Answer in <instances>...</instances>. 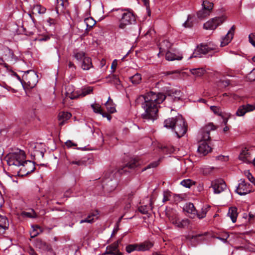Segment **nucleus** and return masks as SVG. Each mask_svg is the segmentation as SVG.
Here are the masks:
<instances>
[{
    "label": "nucleus",
    "instance_id": "a18cd8bd",
    "mask_svg": "<svg viewBox=\"0 0 255 255\" xmlns=\"http://www.w3.org/2000/svg\"><path fill=\"white\" fill-rule=\"evenodd\" d=\"M107 255H123L121 253L117 251L116 247H114L112 250L107 249Z\"/></svg>",
    "mask_w": 255,
    "mask_h": 255
},
{
    "label": "nucleus",
    "instance_id": "338daca9",
    "mask_svg": "<svg viewBox=\"0 0 255 255\" xmlns=\"http://www.w3.org/2000/svg\"><path fill=\"white\" fill-rule=\"evenodd\" d=\"M144 3V5L146 6V9H148L149 8V0H142Z\"/></svg>",
    "mask_w": 255,
    "mask_h": 255
},
{
    "label": "nucleus",
    "instance_id": "423d86ee",
    "mask_svg": "<svg viewBox=\"0 0 255 255\" xmlns=\"http://www.w3.org/2000/svg\"><path fill=\"white\" fill-rule=\"evenodd\" d=\"M116 11L122 15L120 20L119 28L125 29L127 26L134 24L136 23L135 17L132 12L123 9H118Z\"/></svg>",
    "mask_w": 255,
    "mask_h": 255
},
{
    "label": "nucleus",
    "instance_id": "f257e3e1",
    "mask_svg": "<svg viewBox=\"0 0 255 255\" xmlns=\"http://www.w3.org/2000/svg\"><path fill=\"white\" fill-rule=\"evenodd\" d=\"M166 96L162 93L150 92L145 95L140 96L137 101H143L142 108L144 112L141 115L143 119L154 121L157 119L159 105L165 99Z\"/></svg>",
    "mask_w": 255,
    "mask_h": 255
},
{
    "label": "nucleus",
    "instance_id": "e433bc0d",
    "mask_svg": "<svg viewBox=\"0 0 255 255\" xmlns=\"http://www.w3.org/2000/svg\"><path fill=\"white\" fill-rule=\"evenodd\" d=\"M210 12L207 11L204 8H202V9L199 10L197 12V16L200 19H203L210 15Z\"/></svg>",
    "mask_w": 255,
    "mask_h": 255
},
{
    "label": "nucleus",
    "instance_id": "a878e982",
    "mask_svg": "<svg viewBox=\"0 0 255 255\" xmlns=\"http://www.w3.org/2000/svg\"><path fill=\"white\" fill-rule=\"evenodd\" d=\"M43 145L41 143H36L34 146V155L44 157L45 150L42 147Z\"/></svg>",
    "mask_w": 255,
    "mask_h": 255
},
{
    "label": "nucleus",
    "instance_id": "0eeeda50",
    "mask_svg": "<svg viewBox=\"0 0 255 255\" xmlns=\"http://www.w3.org/2000/svg\"><path fill=\"white\" fill-rule=\"evenodd\" d=\"M8 165L10 166H20L25 159V154L22 150L8 154L6 156Z\"/></svg>",
    "mask_w": 255,
    "mask_h": 255
},
{
    "label": "nucleus",
    "instance_id": "a19ab883",
    "mask_svg": "<svg viewBox=\"0 0 255 255\" xmlns=\"http://www.w3.org/2000/svg\"><path fill=\"white\" fill-rule=\"evenodd\" d=\"M150 210H151V205L141 206L138 208V211L143 214H148Z\"/></svg>",
    "mask_w": 255,
    "mask_h": 255
},
{
    "label": "nucleus",
    "instance_id": "c756f323",
    "mask_svg": "<svg viewBox=\"0 0 255 255\" xmlns=\"http://www.w3.org/2000/svg\"><path fill=\"white\" fill-rule=\"evenodd\" d=\"M32 231L30 232V235L31 238H34L43 232L42 229L38 225L32 226Z\"/></svg>",
    "mask_w": 255,
    "mask_h": 255
},
{
    "label": "nucleus",
    "instance_id": "4c0bfd02",
    "mask_svg": "<svg viewBox=\"0 0 255 255\" xmlns=\"http://www.w3.org/2000/svg\"><path fill=\"white\" fill-rule=\"evenodd\" d=\"M126 251L128 254L135 251H138L137 244L128 245L126 247Z\"/></svg>",
    "mask_w": 255,
    "mask_h": 255
},
{
    "label": "nucleus",
    "instance_id": "2eb2a0df",
    "mask_svg": "<svg viewBox=\"0 0 255 255\" xmlns=\"http://www.w3.org/2000/svg\"><path fill=\"white\" fill-rule=\"evenodd\" d=\"M255 110V106L253 105L246 104L239 107L236 112L237 116H243L246 113L251 112Z\"/></svg>",
    "mask_w": 255,
    "mask_h": 255
},
{
    "label": "nucleus",
    "instance_id": "8fccbe9b",
    "mask_svg": "<svg viewBox=\"0 0 255 255\" xmlns=\"http://www.w3.org/2000/svg\"><path fill=\"white\" fill-rule=\"evenodd\" d=\"M69 163L70 164H76L78 166H82L86 164V162L81 160H69Z\"/></svg>",
    "mask_w": 255,
    "mask_h": 255
},
{
    "label": "nucleus",
    "instance_id": "7c9ffc66",
    "mask_svg": "<svg viewBox=\"0 0 255 255\" xmlns=\"http://www.w3.org/2000/svg\"><path fill=\"white\" fill-rule=\"evenodd\" d=\"M165 58L168 61L180 60L182 58V57L177 56L175 53L167 51L166 53Z\"/></svg>",
    "mask_w": 255,
    "mask_h": 255
},
{
    "label": "nucleus",
    "instance_id": "680f3d73",
    "mask_svg": "<svg viewBox=\"0 0 255 255\" xmlns=\"http://www.w3.org/2000/svg\"><path fill=\"white\" fill-rule=\"evenodd\" d=\"M65 145L68 147H71L72 146H77V144L73 142L71 140H67L66 142H65Z\"/></svg>",
    "mask_w": 255,
    "mask_h": 255
},
{
    "label": "nucleus",
    "instance_id": "bb28decb",
    "mask_svg": "<svg viewBox=\"0 0 255 255\" xmlns=\"http://www.w3.org/2000/svg\"><path fill=\"white\" fill-rule=\"evenodd\" d=\"M153 246V244L149 242H145L137 244L138 251H145L149 250Z\"/></svg>",
    "mask_w": 255,
    "mask_h": 255
},
{
    "label": "nucleus",
    "instance_id": "473e14b6",
    "mask_svg": "<svg viewBox=\"0 0 255 255\" xmlns=\"http://www.w3.org/2000/svg\"><path fill=\"white\" fill-rule=\"evenodd\" d=\"M191 73L196 77H201L205 73L203 68H195L190 70Z\"/></svg>",
    "mask_w": 255,
    "mask_h": 255
},
{
    "label": "nucleus",
    "instance_id": "5701e85b",
    "mask_svg": "<svg viewBox=\"0 0 255 255\" xmlns=\"http://www.w3.org/2000/svg\"><path fill=\"white\" fill-rule=\"evenodd\" d=\"M158 46L160 54L167 51L171 46V44L168 40H163L159 43Z\"/></svg>",
    "mask_w": 255,
    "mask_h": 255
},
{
    "label": "nucleus",
    "instance_id": "4468645a",
    "mask_svg": "<svg viewBox=\"0 0 255 255\" xmlns=\"http://www.w3.org/2000/svg\"><path fill=\"white\" fill-rule=\"evenodd\" d=\"M208 234L207 232H205L202 234H197L196 235H188L186 237V239L191 242H195L197 244H200L206 240L205 236H207Z\"/></svg>",
    "mask_w": 255,
    "mask_h": 255
},
{
    "label": "nucleus",
    "instance_id": "b1692460",
    "mask_svg": "<svg viewBox=\"0 0 255 255\" xmlns=\"http://www.w3.org/2000/svg\"><path fill=\"white\" fill-rule=\"evenodd\" d=\"M8 227L7 219L3 216L0 215V233H3Z\"/></svg>",
    "mask_w": 255,
    "mask_h": 255
},
{
    "label": "nucleus",
    "instance_id": "39448f33",
    "mask_svg": "<svg viewBox=\"0 0 255 255\" xmlns=\"http://www.w3.org/2000/svg\"><path fill=\"white\" fill-rule=\"evenodd\" d=\"M217 49V46L211 43L206 44H201L196 47L189 59L193 57H202L203 55L207 54H209V55L212 56L213 54L218 52Z\"/></svg>",
    "mask_w": 255,
    "mask_h": 255
},
{
    "label": "nucleus",
    "instance_id": "37998d69",
    "mask_svg": "<svg viewBox=\"0 0 255 255\" xmlns=\"http://www.w3.org/2000/svg\"><path fill=\"white\" fill-rule=\"evenodd\" d=\"M178 224V228H185L187 227L190 224V221L188 219H184L183 220H179Z\"/></svg>",
    "mask_w": 255,
    "mask_h": 255
},
{
    "label": "nucleus",
    "instance_id": "20e7f679",
    "mask_svg": "<svg viewBox=\"0 0 255 255\" xmlns=\"http://www.w3.org/2000/svg\"><path fill=\"white\" fill-rule=\"evenodd\" d=\"M216 129V127L212 123H209L201 129L202 140L198 148V151L200 154L205 155L211 151V148L207 143L206 141L211 139L210 131L215 130Z\"/></svg>",
    "mask_w": 255,
    "mask_h": 255
},
{
    "label": "nucleus",
    "instance_id": "603ef678",
    "mask_svg": "<svg viewBox=\"0 0 255 255\" xmlns=\"http://www.w3.org/2000/svg\"><path fill=\"white\" fill-rule=\"evenodd\" d=\"M210 109L215 114H217L218 115H221V111L220 108L219 107L213 106H211Z\"/></svg>",
    "mask_w": 255,
    "mask_h": 255
},
{
    "label": "nucleus",
    "instance_id": "49530a36",
    "mask_svg": "<svg viewBox=\"0 0 255 255\" xmlns=\"http://www.w3.org/2000/svg\"><path fill=\"white\" fill-rule=\"evenodd\" d=\"M74 57L78 61H83V59L86 57L84 52L80 51L75 53Z\"/></svg>",
    "mask_w": 255,
    "mask_h": 255
},
{
    "label": "nucleus",
    "instance_id": "ddd939ff",
    "mask_svg": "<svg viewBox=\"0 0 255 255\" xmlns=\"http://www.w3.org/2000/svg\"><path fill=\"white\" fill-rule=\"evenodd\" d=\"M21 166V167L20 170L26 174L33 172L35 169L34 163L30 160H24Z\"/></svg>",
    "mask_w": 255,
    "mask_h": 255
},
{
    "label": "nucleus",
    "instance_id": "f3484780",
    "mask_svg": "<svg viewBox=\"0 0 255 255\" xmlns=\"http://www.w3.org/2000/svg\"><path fill=\"white\" fill-rule=\"evenodd\" d=\"M99 213L98 210H95L89 214L87 217L80 221V223H93L98 218Z\"/></svg>",
    "mask_w": 255,
    "mask_h": 255
},
{
    "label": "nucleus",
    "instance_id": "de8ad7c7",
    "mask_svg": "<svg viewBox=\"0 0 255 255\" xmlns=\"http://www.w3.org/2000/svg\"><path fill=\"white\" fill-rule=\"evenodd\" d=\"M92 91L93 89L90 87L84 88L83 90L82 93L81 94H79V97H84L86 95L90 94L92 92Z\"/></svg>",
    "mask_w": 255,
    "mask_h": 255
},
{
    "label": "nucleus",
    "instance_id": "dca6fc26",
    "mask_svg": "<svg viewBox=\"0 0 255 255\" xmlns=\"http://www.w3.org/2000/svg\"><path fill=\"white\" fill-rule=\"evenodd\" d=\"M235 30V26L233 25L229 31L228 32L227 34L226 35L224 38L222 39V41L221 42V46L224 47L226 45H228L233 39L234 32Z\"/></svg>",
    "mask_w": 255,
    "mask_h": 255
},
{
    "label": "nucleus",
    "instance_id": "c9c22d12",
    "mask_svg": "<svg viewBox=\"0 0 255 255\" xmlns=\"http://www.w3.org/2000/svg\"><path fill=\"white\" fill-rule=\"evenodd\" d=\"M210 208V206H207L205 207L202 208L201 212L198 213V212H197L196 217H198L199 219H200L204 218V217H205L206 214Z\"/></svg>",
    "mask_w": 255,
    "mask_h": 255
},
{
    "label": "nucleus",
    "instance_id": "c03bdc74",
    "mask_svg": "<svg viewBox=\"0 0 255 255\" xmlns=\"http://www.w3.org/2000/svg\"><path fill=\"white\" fill-rule=\"evenodd\" d=\"M194 184V182L190 179L183 180L181 182V184L187 188H190Z\"/></svg>",
    "mask_w": 255,
    "mask_h": 255
},
{
    "label": "nucleus",
    "instance_id": "6e6d98bb",
    "mask_svg": "<svg viewBox=\"0 0 255 255\" xmlns=\"http://www.w3.org/2000/svg\"><path fill=\"white\" fill-rule=\"evenodd\" d=\"M170 192L168 191H164L163 193V198L162 199V202L163 203L166 202V201H168L169 200V196H170Z\"/></svg>",
    "mask_w": 255,
    "mask_h": 255
},
{
    "label": "nucleus",
    "instance_id": "6ab92c4d",
    "mask_svg": "<svg viewBox=\"0 0 255 255\" xmlns=\"http://www.w3.org/2000/svg\"><path fill=\"white\" fill-rule=\"evenodd\" d=\"M239 158L244 162L247 163H251L252 158L251 157V154L247 148H245L242 150L240 154Z\"/></svg>",
    "mask_w": 255,
    "mask_h": 255
},
{
    "label": "nucleus",
    "instance_id": "393cba45",
    "mask_svg": "<svg viewBox=\"0 0 255 255\" xmlns=\"http://www.w3.org/2000/svg\"><path fill=\"white\" fill-rule=\"evenodd\" d=\"M71 114L68 112H62L58 115V120L61 121L59 125L62 126L64 124V122L69 120L71 117Z\"/></svg>",
    "mask_w": 255,
    "mask_h": 255
},
{
    "label": "nucleus",
    "instance_id": "13d9d810",
    "mask_svg": "<svg viewBox=\"0 0 255 255\" xmlns=\"http://www.w3.org/2000/svg\"><path fill=\"white\" fill-rule=\"evenodd\" d=\"M255 74V69H253L249 74H248V79L250 81H255V76L254 75Z\"/></svg>",
    "mask_w": 255,
    "mask_h": 255
},
{
    "label": "nucleus",
    "instance_id": "4d7b16f0",
    "mask_svg": "<svg viewBox=\"0 0 255 255\" xmlns=\"http://www.w3.org/2000/svg\"><path fill=\"white\" fill-rule=\"evenodd\" d=\"M191 16L188 15L187 20L183 23V25L185 27H191L193 25L192 22L190 20Z\"/></svg>",
    "mask_w": 255,
    "mask_h": 255
},
{
    "label": "nucleus",
    "instance_id": "9d476101",
    "mask_svg": "<svg viewBox=\"0 0 255 255\" xmlns=\"http://www.w3.org/2000/svg\"><path fill=\"white\" fill-rule=\"evenodd\" d=\"M211 187L215 194H220L227 188L225 182L222 179H216L211 182Z\"/></svg>",
    "mask_w": 255,
    "mask_h": 255
},
{
    "label": "nucleus",
    "instance_id": "a211bd4d",
    "mask_svg": "<svg viewBox=\"0 0 255 255\" xmlns=\"http://www.w3.org/2000/svg\"><path fill=\"white\" fill-rule=\"evenodd\" d=\"M167 96L171 97L174 100H179L183 97V93L180 90L172 89L168 90L166 92Z\"/></svg>",
    "mask_w": 255,
    "mask_h": 255
},
{
    "label": "nucleus",
    "instance_id": "4be33fe9",
    "mask_svg": "<svg viewBox=\"0 0 255 255\" xmlns=\"http://www.w3.org/2000/svg\"><path fill=\"white\" fill-rule=\"evenodd\" d=\"M35 244L37 248L43 251H49L51 250V247L41 239H37L35 241Z\"/></svg>",
    "mask_w": 255,
    "mask_h": 255
},
{
    "label": "nucleus",
    "instance_id": "774afa93",
    "mask_svg": "<svg viewBox=\"0 0 255 255\" xmlns=\"http://www.w3.org/2000/svg\"><path fill=\"white\" fill-rule=\"evenodd\" d=\"M102 116H103V117L107 118L109 121H110L111 119V115L108 114H107V113H103L102 114Z\"/></svg>",
    "mask_w": 255,
    "mask_h": 255
},
{
    "label": "nucleus",
    "instance_id": "1a4fd4ad",
    "mask_svg": "<svg viewBox=\"0 0 255 255\" xmlns=\"http://www.w3.org/2000/svg\"><path fill=\"white\" fill-rule=\"evenodd\" d=\"M226 19V17L224 15L215 17L205 23L203 27L206 30H214L217 26L223 23Z\"/></svg>",
    "mask_w": 255,
    "mask_h": 255
},
{
    "label": "nucleus",
    "instance_id": "2f4dec72",
    "mask_svg": "<svg viewBox=\"0 0 255 255\" xmlns=\"http://www.w3.org/2000/svg\"><path fill=\"white\" fill-rule=\"evenodd\" d=\"M84 23L86 25V30L92 28L96 24V21L91 17H88L84 20Z\"/></svg>",
    "mask_w": 255,
    "mask_h": 255
},
{
    "label": "nucleus",
    "instance_id": "bf43d9fd",
    "mask_svg": "<svg viewBox=\"0 0 255 255\" xmlns=\"http://www.w3.org/2000/svg\"><path fill=\"white\" fill-rule=\"evenodd\" d=\"M164 75L166 76L175 74V75H177V77H178L179 75V72L178 71L175 70V71H167V72H164Z\"/></svg>",
    "mask_w": 255,
    "mask_h": 255
},
{
    "label": "nucleus",
    "instance_id": "c85d7f7f",
    "mask_svg": "<svg viewBox=\"0 0 255 255\" xmlns=\"http://www.w3.org/2000/svg\"><path fill=\"white\" fill-rule=\"evenodd\" d=\"M228 215L231 219L232 222L233 223H235L236 222L237 218L238 216L237 208L235 207H232L230 208Z\"/></svg>",
    "mask_w": 255,
    "mask_h": 255
},
{
    "label": "nucleus",
    "instance_id": "69168bd1",
    "mask_svg": "<svg viewBox=\"0 0 255 255\" xmlns=\"http://www.w3.org/2000/svg\"><path fill=\"white\" fill-rule=\"evenodd\" d=\"M22 215H23L24 216H26V217H30V218H34L35 217V216H32L31 215V213H30V212H23L22 213Z\"/></svg>",
    "mask_w": 255,
    "mask_h": 255
},
{
    "label": "nucleus",
    "instance_id": "aec40b11",
    "mask_svg": "<svg viewBox=\"0 0 255 255\" xmlns=\"http://www.w3.org/2000/svg\"><path fill=\"white\" fill-rule=\"evenodd\" d=\"M65 96L71 99H74L79 97V94L75 92V89L73 86L68 85L65 87Z\"/></svg>",
    "mask_w": 255,
    "mask_h": 255
},
{
    "label": "nucleus",
    "instance_id": "5fc2aeb1",
    "mask_svg": "<svg viewBox=\"0 0 255 255\" xmlns=\"http://www.w3.org/2000/svg\"><path fill=\"white\" fill-rule=\"evenodd\" d=\"M250 42L255 47V33H251L249 36Z\"/></svg>",
    "mask_w": 255,
    "mask_h": 255
},
{
    "label": "nucleus",
    "instance_id": "f704fd0d",
    "mask_svg": "<svg viewBox=\"0 0 255 255\" xmlns=\"http://www.w3.org/2000/svg\"><path fill=\"white\" fill-rule=\"evenodd\" d=\"M214 169V167L204 166L200 168V172L204 175H208L211 174Z\"/></svg>",
    "mask_w": 255,
    "mask_h": 255
},
{
    "label": "nucleus",
    "instance_id": "3c124183",
    "mask_svg": "<svg viewBox=\"0 0 255 255\" xmlns=\"http://www.w3.org/2000/svg\"><path fill=\"white\" fill-rule=\"evenodd\" d=\"M61 7V10H63L64 8V2L63 0H57V5H56V10L58 11V8Z\"/></svg>",
    "mask_w": 255,
    "mask_h": 255
},
{
    "label": "nucleus",
    "instance_id": "72a5a7b5",
    "mask_svg": "<svg viewBox=\"0 0 255 255\" xmlns=\"http://www.w3.org/2000/svg\"><path fill=\"white\" fill-rule=\"evenodd\" d=\"M129 80L134 85L139 84L141 81V75L139 73H136L132 76L129 77Z\"/></svg>",
    "mask_w": 255,
    "mask_h": 255
},
{
    "label": "nucleus",
    "instance_id": "7ed1b4c3",
    "mask_svg": "<svg viewBox=\"0 0 255 255\" xmlns=\"http://www.w3.org/2000/svg\"><path fill=\"white\" fill-rule=\"evenodd\" d=\"M164 126L173 130L178 137L183 136L187 131V126L181 116L166 119L164 122Z\"/></svg>",
    "mask_w": 255,
    "mask_h": 255
},
{
    "label": "nucleus",
    "instance_id": "864d4df0",
    "mask_svg": "<svg viewBox=\"0 0 255 255\" xmlns=\"http://www.w3.org/2000/svg\"><path fill=\"white\" fill-rule=\"evenodd\" d=\"M158 164H159V161H155V162L151 163L149 164H148L146 167H145L143 169H142V171H144L148 168L156 167V166H158Z\"/></svg>",
    "mask_w": 255,
    "mask_h": 255
},
{
    "label": "nucleus",
    "instance_id": "412c9836",
    "mask_svg": "<svg viewBox=\"0 0 255 255\" xmlns=\"http://www.w3.org/2000/svg\"><path fill=\"white\" fill-rule=\"evenodd\" d=\"M12 54V53L8 47L0 44V60H2L3 57H10Z\"/></svg>",
    "mask_w": 255,
    "mask_h": 255
},
{
    "label": "nucleus",
    "instance_id": "f8f14e48",
    "mask_svg": "<svg viewBox=\"0 0 255 255\" xmlns=\"http://www.w3.org/2000/svg\"><path fill=\"white\" fill-rule=\"evenodd\" d=\"M183 210L191 218H195L197 216V210L192 203H187L183 207Z\"/></svg>",
    "mask_w": 255,
    "mask_h": 255
},
{
    "label": "nucleus",
    "instance_id": "0e129e2a",
    "mask_svg": "<svg viewBox=\"0 0 255 255\" xmlns=\"http://www.w3.org/2000/svg\"><path fill=\"white\" fill-rule=\"evenodd\" d=\"M154 31L153 29L150 28L147 30V31L145 34V36H147L148 35L151 36L152 34L154 33Z\"/></svg>",
    "mask_w": 255,
    "mask_h": 255
},
{
    "label": "nucleus",
    "instance_id": "cd10ccee",
    "mask_svg": "<svg viewBox=\"0 0 255 255\" xmlns=\"http://www.w3.org/2000/svg\"><path fill=\"white\" fill-rule=\"evenodd\" d=\"M93 66L91 59L86 57L83 59L81 65L82 68L84 70H88Z\"/></svg>",
    "mask_w": 255,
    "mask_h": 255
},
{
    "label": "nucleus",
    "instance_id": "09e8293b",
    "mask_svg": "<svg viewBox=\"0 0 255 255\" xmlns=\"http://www.w3.org/2000/svg\"><path fill=\"white\" fill-rule=\"evenodd\" d=\"M34 9L36 10L38 13L40 14H43L46 11V8L39 4L35 5Z\"/></svg>",
    "mask_w": 255,
    "mask_h": 255
},
{
    "label": "nucleus",
    "instance_id": "ea45409f",
    "mask_svg": "<svg viewBox=\"0 0 255 255\" xmlns=\"http://www.w3.org/2000/svg\"><path fill=\"white\" fill-rule=\"evenodd\" d=\"M213 7V3L208 1H203L202 8L211 12Z\"/></svg>",
    "mask_w": 255,
    "mask_h": 255
},
{
    "label": "nucleus",
    "instance_id": "58836bf2",
    "mask_svg": "<svg viewBox=\"0 0 255 255\" xmlns=\"http://www.w3.org/2000/svg\"><path fill=\"white\" fill-rule=\"evenodd\" d=\"M105 105L108 112L114 113L116 111L114 103H110V102H107Z\"/></svg>",
    "mask_w": 255,
    "mask_h": 255
},
{
    "label": "nucleus",
    "instance_id": "052dcab7",
    "mask_svg": "<svg viewBox=\"0 0 255 255\" xmlns=\"http://www.w3.org/2000/svg\"><path fill=\"white\" fill-rule=\"evenodd\" d=\"M246 176H247V177L250 181H251L252 183L254 182L255 178L249 171H248L247 172Z\"/></svg>",
    "mask_w": 255,
    "mask_h": 255
},
{
    "label": "nucleus",
    "instance_id": "6e6552de",
    "mask_svg": "<svg viewBox=\"0 0 255 255\" xmlns=\"http://www.w3.org/2000/svg\"><path fill=\"white\" fill-rule=\"evenodd\" d=\"M22 78L24 79L23 83L26 84L29 88H34L38 82L37 75L32 71L28 70L25 72Z\"/></svg>",
    "mask_w": 255,
    "mask_h": 255
},
{
    "label": "nucleus",
    "instance_id": "e2e57ef3",
    "mask_svg": "<svg viewBox=\"0 0 255 255\" xmlns=\"http://www.w3.org/2000/svg\"><path fill=\"white\" fill-rule=\"evenodd\" d=\"M179 219L175 217V218L172 219L171 221L172 223L175 225L176 227H178L179 221Z\"/></svg>",
    "mask_w": 255,
    "mask_h": 255
},
{
    "label": "nucleus",
    "instance_id": "f03ea898",
    "mask_svg": "<svg viewBox=\"0 0 255 255\" xmlns=\"http://www.w3.org/2000/svg\"><path fill=\"white\" fill-rule=\"evenodd\" d=\"M140 164L138 160L133 158L121 168L118 169L114 167L110 168L105 173L103 185L109 186L108 183L111 182L112 183L110 185L111 190L115 189L117 185L116 180L121 175L132 172L139 166Z\"/></svg>",
    "mask_w": 255,
    "mask_h": 255
},
{
    "label": "nucleus",
    "instance_id": "79ce46f5",
    "mask_svg": "<svg viewBox=\"0 0 255 255\" xmlns=\"http://www.w3.org/2000/svg\"><path fill=\"white\" fill-rule=\"evenodd\" d=\"M94 112L96 113L100 114L102 115L103 112L101 109V106L99 104L95 103L91 105Z\"/></svg>",
    "mask_w": 255,
    "mask_h": 255
},
{
    "label": "nucleus",
    "instance_id": "9b49d317",
    "mask_svg": "<svg viewBox=\"0 0 255 255\" xmlns=\"http://www.w3.org/2000/svg\"><path fill=\"white\" fill-rule=\"evenodd\" d=\"M236 191L240 195H246L251 191L250 184L246 183L245 179H241Z\"/></svg>",
    "mask_w": 255,
    "mask_h": 255
}]
</instances>
